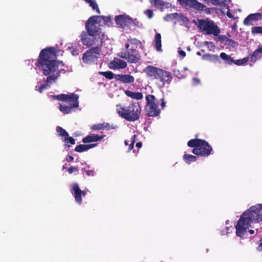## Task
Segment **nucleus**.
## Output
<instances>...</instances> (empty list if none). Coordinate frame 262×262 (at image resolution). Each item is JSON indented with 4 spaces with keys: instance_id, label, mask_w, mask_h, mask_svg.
I'll return each mask as SVG.
<instances>
[{
    "instance_id": "nucleus-1",
    "label": "nucleus",
    "mask_w": 262,
    "mask_h": 262,
    "mask_svg": "<svg viewBox=\"0 0 262 262\" xmlns=\"http://www.w3.org/2000/svg\"><path fill=\"white\" fill-rule=\"evenodd\" d=\"M104 16L94 15L85 22V31H82L80 35V40L82 45L87 48L99 46L102 47L104 34L98 25V21Z\"/></svg>"
},
{
    "instance_id": "nucleus-2",
    "label": "nucleus",
    "mask_w": 262,
    "mask_h": 262,
    "mask_svg": "<svg viewBox=\"0 0 262 262\" xmlns=\"http://www.w3.org/2000/svg\"><path fill=\"white\" fill-rule=\"evenodd\" d=\"M54 47H48L41 50L35 66L45 76L55 73L62 61L56 59L57 55Z\"/></svg>"
},
{
    "instance_id": "nucleus-3",
    "label": "nucleus",
    "mask_w": 262,
    "mask_h": 262,
    "mask_svg": "<svg viewBox=\"0 0 262 262\" xmlns=\"http://www.w3.org/2000/svg\"><path fill=\"white\" fill-rule=\"evenodd\" d=\"M262 221V204H257L251 207L248 210L244 212L241 215L235 226L236 235L243 238L247 229L254 222Z\"/></svg>"
},
{
    "instance_id": "nucleus-4",
    "label": "nucleus",
    "mask_w": 262,
    "mask_h": 262,
    "mask_svg": "<svg viewBox=\"0 0 262 262\" xmlns=\"http://www.w3.org/2000/svg\"><path fill=\"white\" fill-rule=\"evenodd\" d=\"M262 221V204H257L251 207L248 210L244 212L241 215L235 226L236 235L243 238L247 229L254 222Z\"/></svg>"
},
{
    "instance_id": "nucleus-5",
    "label": "nucleus",
    "mask_w": 262,
    "mask_h": 262,
    "mask_svg": "<svg viewBox=\"0 0 262 262\" xmlns=\"http://www.w3.org/2000/svg\"><path fill=\"white\" fill-rule=\"evenodd\" d=\"M118 115L126 120L133 122L138 120L140 117L141 108L138 102H132L128 106L116 105Z\"/></svg>"
},
{
    "instance_id": "nucleus-6",
    "label": "nucleus",
    "mask_w": 262,
    "mask_h": 262,
    "mask_svg": "<svg viewBox=\"0 0 262 262\" xmlns=\"http://www.w3.org/2000/svg\"><path fill=\"white\" fill-rule=\"evenodd\" d=\"M52 97L59 101H67L69 105L60 104L59 110L64 114L72 113L74 108H77L79 106V96L77 94L72 93L70 95L61 94L58 95H52Z\"/></svg>"
},
{
    "instance_id": "nucleus-7",
    "label": "nucleus",
    "mask_w": 262,
    "mask_h": 262,
    "mask_svg": "<svg viewBox=\"0 0 262 262\" xmlns=\"http://www.w3.org/2000/svg\"><path fill=\"white\" fill-rule=\"evenodd\" d=\"M187 146L193 148V154L202 157H208L212 150V147L206 141L198 138L189 140Z\"/></svg>"
},
{
    "instance_id": "nucleus-8",
    "label": "nucleus",
    "mask_w": 262,
    "mask_h": 262,
    "mask_svg": "<svg viewBox=\"0 0 262 262\" xmlns=\"http://www.w3.org/2000/svg\"><path fill=\"white\" fill-rule=\"evenodd\" d=\"M193 23L198 27L199 30L206 35L217 36L220 33V29L212 20L206 19L194 20Z\"/></svg>"
},
{
    "instance_id": "nucleus-9",
    "label": "nucleus",
    "mask_w": 262,
    "mask_h": 262,
    "mask_svg": "<svg viewBox=\"0 0 262 262\" xmlns=\"http://www.w3.org/2000/svg\"><path fill=\"white\" fill-rule=\"evenodd\" d=\"M147 102L145 107L146 114L149 117L158 116L160 113V110L158 108V102H156V98L154 95H148L145 97Z\"/></svg>"
},
{
    "instance_id": "nucleus-10",
    "label": "nucleus",
    "mask_w": 262,
    "mask_h": 262,
    "mask_svg": "<svg viewBox=\"0 0 262 262\" xmlns=\"http://www.w3.org/2000/svg\"><path fill=\"white\" fill-rule=\"evenodd\" d=\"M102 47L99 46L92 47L86 51L82 57L84 63L90 64L95 62L100 57Z\"/></svg>"
},
{
    "instance_id": "nucleus-11",
    "label": "nucleus",
    "mask_w": 262,
    "mask_h": 262,
    "mask_svg": "<svg viewBox=\"0 0 262 262\" xmlns=\"http://www.w3.org/2000/svg\"><path fill=\"white\" fill-rule=\"evenodd\" d=\"M136 19L134 20L132 18L123 15H117L115 18V21L119 27L125 28L126 27H131L133 25L138 27L139 22L135 23Z\"/></svg>"
},
{
    "instance_id": "nucleus-12",
    "label": "nucleus",
    "mask_w": 262,
    "mask_h": 262,
    "mask_svg": "<svg viewBox=\"0 0 262 262\" xmlns=\"http://www.w3.org/2000/svg\"><path fill=\"white\" fill-rule=\"evenodd\" d=\"M119 56L125 59L128 62L136 63L140 60V54L139 51L136 49H132L126 52H121Z\"/></svg>"
},
{
    "instance_id": "nucleus-13",
    "label": "nucleus",
    "mask_w": 262,
    "mask_h": 262,
    "mask_svg": "<svg viewBox=\"0 0 262 262\" xmlns=\"http://www.w3.org/2000/svg\"><path fill=\"white\" fill-rule=\"evenodd\" d=\"M172 79L171 73L162 69L157 80L159 88H163L166 84H169Z\"/></svg>"
},
{
    "instance_id": "nucleus-14",
    "label": "nucleus",
    "mask_w": 262,
    "mask_h": 262,
    "mask_svg": "<svg viewBox=\"0 0 262 262\" xmlns=\"http://www.w3.org/2000/svg\"><path fill=\"white\" fill-rule=\"evenodd\" d=\"M72 194L74 196L75 202L79 205H81L82 202V197H84L86 194L85 190H81L78 184L75 183L72 186Z\"/></svg>"
},
{
    "instance_id": "nucleus-15",
    "label": "nucleus",
    "mask_w": 262,
    "mask_h": 262,
    "mask_svg": "<svg viewBox=\"0 0 262 262\" xmlns=\"http://www.w3.org/2000/svg\"><path fill=\"white\" fill-rule=\"evenodd\" d=\"M161 70L162 69L152 66H148L144 69V72L150 80H157Z\"/></svg>"
},
{
    "instance_id": "nucleus-16",
    "label": "nucleus",
    "mask_w": 262,
    "mask_h": 262,
    "mask_svg": "<svg viewBox=\"0 0 262 262\" xmlns=\"http://www.w3.org/2000/svg\"><path fill=\"white\" fill-rule=\"evenodd\" d=\"M181 5L189 6L197 10H203L205 6L196 0H178Z\"/></svg>"
},
{
    "instance_id": "nucleus-17",
    "label": "nucleus",
    "mask_w": 262,
    "mask_h": 262,
    "mask_svg": "<svg viewBox=\"0 0 262 262\" xmlns=\"http://www.w3.org/2000/svg\"><path fill=\"white\" fill-rule=\"evenodd\" d=\"M262 19V14L260 13H255L248 15L244 20V24L246 26H251L253 25V21H257Z\"/></svg>"
},
{
    "instance_id": "nucleus-18",
    "label": "nucleus",
    "mask_w": 262,
    "mask_h": 262,
    "mask_svg": "<svg viewBox=\"0 0 262 262\" xmlns=\"http://www.w3.org/2000/svg\"><path fill=\"white\" fill-rule=\"evenodd\" d=\"M115 79L124 84L133 83L135 81V78L129 74H117L115 76Z\"/></svg>"
},
{
    "instance_id": "nucleus-19",
    "label": "nucleus",
    "mask_w": 262,
    "mask_h": 262,
    "mask_svg": "<svg viewBox=\"0 0 262 262\" xmlns=\"http://www.w3.org/2000/svg\"><path fill=\"white\" fill-rule=\"evenodd\" d=\"M138 47L142 48L143 47L142 42L136 38H128L125 44L126 51H129L132 49H136Z\"/></svg>"
},
{
    "instance_id": "nucleus-20",
    "label": "nucleus",
    "mask_w": 262,
    "mask_h": 262,
    "mask_svg": "<svg viewBox=\"0 0 262 262\" xmlns=\"http://www.w3.org/2000/svg\"><path fill=\"white\" fill-rule=\"evenodd\" d=\"M126 67V62L121 59L114 60L111 61L109 64V67L112 69H122Z\"/></svg>"
},
{
    "instance_id": "nucleus-21",
    "label": "nucleus",
    "mask_w": 262,
    "mask_h": 262,
    "mask_svg": "<svg viewBox=\"0 0 262 262\" xmlns=\"http://www.w3.org/2000/svg\"><path fill=\"white\" fill-rule=\"evenodd\" d=\"M105 137V135H95L94 134H90L82 139V142L84 143H90L93 142H97L101 140L103 138Z\"/></svg>"
},
{
    "instance_id": "nucleus-22",
    "label": "nucleus",
    "mask_w": 262,
    "mask_h": 262,
    "mask_svg": "<svg viewBox=\"0 0 262 262\" xmlns=\"http://www.w3.org/2000/svg\"><path fill=\"white\" fill-rule=\"evenodd\" d=\"M124 93L127 97L134 99L141 100L143 98V95L141 92H133L129 90H126Z\"/></svg>"
},
{
    "instance_id": "nucleus-23",
    "label": "nucleus",
    "mask_w": 262,
    "mask_h": 262,
    "mask_svg": "<svg viewBox=\"0 0 262 262\" xmlns=\"http://www.w3.org/2000/svg\"><path fill=\"white\" fill-rule=\"evenodd\" d=\"M155 48L157 51L161 52L162 45H161V35L160 33H157L155 35L154 39Z\"/></svg>"
},
{
    "instance_id": "nucleus-24",
    "label": "nucleus",
    "mask_w": 262,
    "mask_h": 262,
    "mask_svg": "<svg viewBox=\"0 0 262 262\" xmlns=\"http://www.w3.org/2000/svg\"><path fill=\"white\" fill-rule=\"evenodd\" d=\"M60 72L57 71L55 73L47 75L46 82L47 83H51L52 81L55 82L57 78L60 76Z\"/></svg>"
},
{
    "instance_id": "nucleus-25",
    "label": "nucleus",
    "mask_w": 262,
    "mask_h": 262,
    "mask_svg": "<svg viewBox=\"0 0 262 262\" xmlns=\"http://www.w3.org/2000/svg\"><path fill=\"white\" fill-rule=\"evenodd\" d=\"M108 126H109V124L108 123H98L96 124H93L91 127V128L93 130H99L104 129L105 128H107Z\"/></svg>"
},
{
    "instance_id": "nucleus-26",
    "label": "nucleus",
    "mask_w": 262,
    "mask_h": 262,
    "mask_svg": "<svg viewBox=\"0 0 262 262\" xmlns=\"http://www.w3.org/2000/svg\"><path fill=\"white\" fill-rule=\"evenodd\" d=\"M220 57L224 60L227 64H232L233 62V59L229 55L226 54L225 53L222 52L220 54Z\"/></svg>"
},
{
    "instance_id": "nucleus-27",
    "label": "nucleus",
    "mask_w": 262,
    "mask_h": 262,
    "mask_svg": "<svg viewBox=\"0 0 262 262\" xmlns=\"http://www.w3.org/2000/svg\"><path fill=\"white\" fill-rule=\"evenodd\" d=\"M98 74L100 75H102L105 77L107 79L111 80L113 79L114 78L115 79V76L116 74H114L112 71H106V72H102L100 71L98 72Z\"/></svg>"
},
{
    "instance_id": "nucleus-28",
    "label": "nucleus",
    "mask_w": 262,
    "mask_h": 262,
    "mask_svg": "<svg viewBox=\"0 0 262 262\" xmlns=\"http://www.w3.org/2000/svg\"><path fill=\"white\" fill-rule=\"evenodd\" d=\"M85 2L88 3L90 7H92L93 10H96V12L98 14L100 13V11L98 8V5L96 2L94 0H84Z\"/></svg>"
},
{
    "instance_id": "nucleus-29",
    "label": "nucleus",
    "mask_w": 262,
    "mask_h": 262,
    "mask_svg": "<svg viewBox=\"0 0 262 262\" xmlns=\"http://www.w3.org/2000/svg\"><path fill=\"white\" fill-rule=\"evenodd\" d=\"M56 130L57 133L59 134V135L64 139L66 138H67V137H68V133L61 127L57 126L56 127Z\"/></svg>"
},
{
    "instance_id": "nucleus-30",
    "label": "nucleus",
    "mask_w": 262,
    "mask_h": 262,
    "mask_svg": "<svg viewBox=\"0 0 262 262\" xmlns=\"http://www.w3.org/2000/svg\"><path fill=\"white\" fill-rule=\"evenodd\" d=\"M183 159L187 163H190L192 162H194L197 159L195 156L189 154H185L183 156Z\"/></svg>"
},
{
    "instance_id": "nucleus-31",
    "label": "nucleus",
    "mask_w": 262,
    "mask_h": 262,
    "mask_svg": "<svg viewBox=\"0 0 262 262\" xmlns=\"http://www.w3.org/2000/svg\"><path fill=\"white\" fill-rule=\"evenodd\" d=\"M75 150L78 152H81L88 150L87 146L85 144H80L77 145L75 148Z\"/></svg>"
},
{
    "instance_id": "nucleus-32",
    "label": "nucleus",
    "mask_w": 262,
    "mask_h": 262,
    "mask_svg": "<svg viewBox=\"0 0 262 262\" xmlns=\"http://www.w3.org/2000/svg\"><path fill=\"white\" fill-rule=\"evenodd\" d=\"M248 60H249V57H247L244 58L242 59H238L236 60H234L233 63L236 65L240 66V65H242V64H244L247 63L248 61Z\"/></svg>"
},
{
    "instance_id": "nucleus-33",
    "label": "nucleus",
    "mask_w": 262,
    "mask_h": 262,
    "mask_svg": "<svg viewBox=\"0 0 262 262\" xmlns=\"http://www.w3.org/2000/svg\"><path fill=\"white\" fill-rule=\"evenodd\" d=\"M251 32L253 34L258 33L262 34V27L256 26L252 28Z\"/></svg>"
},
{
    "instance_id": "nucleus-34",
    "label": "nucleus",
    "mask_w": 262,
    "mask_h": 262,
    "mask_svg": "<svg viewBox=\"0 0 262 262\" xmlns=\"http://www.w3.org/2000/svg\"><path fill=\"white\" fill-rule=\"evenodd\" d=\"M259 55V53L256 50L254 51L250 56V61L252 62H255L257 60V57Z\"/></svg>"
},
{
    "instance_id": "nucleus-35",
    "label": "nucleus",
    "mask_w": 262,
    "mask_h": 262,
    "mask_svg": "<svg viewBox=\"0 0 262 262\" xmlns=\"http://www.w3.org/2000/svg\"><path fill=\"white\" fill-rule=\"evenodd\" d=\"M144 13L147 16L149 19L153 17V11L151 9H147L144 11Z\"/></svg>"
},
{
    "instance_id": "nucleus-36",
    "label": "nucleus",
    "mask_w": 262,
    "mask_h": 262,
    "mask_svg": "<svg viewBox=\"0 0 262 262\" xmlns=\"http://www.w3.org/2000/svg\"><path fill=\"white\" fill-rule=\"evenodd\" d=\"M64 141H66L67 143H70L71 144H75V139L72 137H69V135H68V137H67V138H66L64 139Z\"/></svg>"
},
{
    "instance_id": "nucleus-37",
    "label": "nucleus",
    "mask_w": 262,
    "mask_h": 262,
    "mask_svg": "<svg viewBox=\"0 0 262 262\" xmlns=\"http://www.w3.org/2000/svg\"><path fill=\"white\" fill-rule=\"evenodd\" d=\"M206 56H208L212 60H214L216 61L220 60L219 57L217 55H210V54H206Z\"/></svg>"
},
{
    "instance_id": "nucleus-38",
    "label": "nucleus",
    "mask_w": 262,
    "mask_h": 262,
    "mask_svg": "<svg viewBox=\"0 0 262 262\" xmlns=\"http://www.w3.org/2000/svg\"><path fill=\"white\" fill-rule=\"evenodd\" d=\"M174 72L176 76H177L179 79H182L185 77V76L181 74L179 70L174 71Z\"/></svg>"
},
{
    "instance_id": "nucleus-39",
    "label": "nucleus",
    "mask_w": 262,
    "mask_h": 262,
    "mask_svg": "<svg viewBox=\"0 0 262 262\" xmlns=\"http://www.w3.org/2000/svg\"><path fill=\"white\" fill-rule=\"evenodd\" d=\"M78 171V168L77 167H73V166L70 167L68 169V171L69 173H70V174H72L74 171Z\"/></svg>"
},
{
    "instance_id": "nucleus-40",
    "label": "nucleus",
    "mask_w": 262,
    "mask_h": 262,
    "mask_svg": "<svg viewBox=\"0 0 262 262\" xmlns=\"http://www.w3.org/2000/svg\"><path fill=\"white\" fill-rule=\"evenodd\" d=\"M48 86V85L47 84H41L38 88L39 92L40 93H42L45 89H47Z\"/></svg>"
},
{
    "instance_id": "nucleus-41",
    "label": "nucleus",
    "mask_w": 262,
    "mask_h": 262,
    "mask_svg": "<svg viewBox=\"0 0 262 262\" xmlns=\"http://www.w3.org/2000/svg\"><path fill=\"white\" fill-rule=\"evenodd\" d=\"M227 43L232 47H235L236 45V42L233 40L232 39L228 38L227 40Z\"/></svg>"
},
{
    "instance_id": "nucleus-42",
    "label": "nucleus",
    "mask_w": 262,
    "mask_h": 262,
    "mask_svg": "<svg viewBox=\"0 0 262 262\" xmlns=\"http://www.w3.org/2000/svg\"><path fill=\"white\" fill-rule=\"evenodd\" d=\"M86 174L88 176H94L95 175V171L92 170H84Z\"/></svg>"
},
{
    "instance_id": "nucleus-43",
    "label": "nucleus",
    "mask_w": 262,
    "mask_h": 262,
    "mask_svg": "<svg viewBox=\"0 0 262 262\" xmlns=\"http://www.w3.org/2000/svg\"><path fill=\"white\" fill-rule=\"evenodd\" d=\"M192 81L194 85H196L200 83V80L197 78H193Z\"/></svg>"
},
{
    "instance_id": "nucleus-44",
    "label": "nucleus",
    "mask_w": 262,
    "mask_h": 262,
    "mask_svg": "<svg viewBox=\"0 0 262 262\" xmlns=\"http://www.w3.org/2000/svg\"><path fill=\"white\" fill-rule=\"evenodd\" d=\"M151 4L157 6L159 4V0H149Z\"/></svg>"
},
{
    "instance_id": "nucleus-45",
    "label": "nucleus",
    "mask_w": 262,
    "mask_h": 262,
    "mask_svg": "<svg viewBox=\"0 0 262 262\" xmlns=\"http://www.w3.org/2000/svg\"><path fill=\"white\" fill-rule=\"evenodd\" d=\"M137 136L136 134L133 135L131 138L130 142L135 143V142L137 140Z\"/></svg>"
},
{
    "instance_id": "nucleus-46",
    "label": "nucleus",
    "mask_w": 262,
    "mask_h": 262,
    "mask_svg": "<svg viewBox=\"0 0 262 262\" xmlns=\"http://www.w3.org/2000/svg\"><path fill=\"white\" fill-rule=\"evenodd\" d=\"M179 54L180 56H182V57H184L186 56L185 52L183 50H179Z\"/></svg>"
},
{
    "instance_id": "nucleus-47",
    "label": "nucleus",
    "mask_w": 262,
    "mask_h": 262,
    "mask_svg": "<svg viewBox=\"0 0 262 262\" xmlns=\"http://www.w3.org/2000/svg\"><path fill=\"white\" fill-rule=\"evenodd\" d=\"M97 145L96 144H90L86 145L88 150L95 147Z\"/></svg>"
},
{
    "instance_id": "nucleus-48",
    "label": "nucleus",
    "mask_w": 262,
    "mask_h": 262,
    "mask_svg": "<svg viewBox=\"0 0 262 262\" xmlns=\"http://www.w3.org/2000/svg\"><path fill=\"white\" fill-rule=\"evenodd\" d=\"M212 3L213 5L218 6L220 4L219 0H212Z\"/></svg>"
},
{
    "instance_id": "nucleus-49",
    "label": "nucleus",
    "mask_w": 262,
    "mask_h": 262,
    "mask_svg": "<svg viewBox=\"0 0 262 262\" xmlns=\"http://www.w3.org/2000/svg\"><path fill=\"white\" fill-rule=\"evenodd\" d=\"M161 105L162 106V108H163L166 106V103L164 101V100L163 98L161 99Z\"/></svg>"
},
{
    "instance_id": "nucleus-50",
    "label": "nucleus",
    "mask_w": 262,
    "mask_h": 262,
    "mask_svg": "<svg viewBox=\"0 0 262 262\" xmlns=\"http://www.w3.org/2000/svg\"><path fill=\"white\" fill-rule=\"evenodd\" d=\"M258 249L259 251L262 250V238L260 240V243L258 246Z\"/></svg>"
},
{
    "instance_id": "nucleus-51",
    "label": "nucleus",
    "mask_w": 262,
    "mask_h": 262,
    "mask_svg": "<svg viewBox=\"0 0 262 262\" xmlns=\"http://www.w3.org/2000/svg\"><path fill=\"white\" fill-rule=\"evenodd\" d=\"M134 145V143L130 142V143L129 144L128 151L131 150L133 148Z\"/></svg>"
},
{
    "instance_id": "nucleus-52",
    "label": "nucleus",
    "mask_w": 262,
    "mask_h": 262,
    "mask_svg": "<svg viewBox=\"0 0 262 262\" xmlns=\"http://www.w3.org/2000/svg\"><path fill=\"white\" fill-rule=\"evenodd\" d=\"M256 50L258 53H262V46H259Z\"/></svg>"
},
{
    "instance_id": "nucleus-53",
    "label": "nucleus",
    "mask_w": 262,
    "mask_h": 262,
    "mask_svg": "<svg viewBox=\"0 0 262 262\" xmlns=\"http://www.w3.org/2000/svg\"><path fill=\"white\" fill-rule=\"evenodd\" d=\"M227 15L230 18H232L233 17V15L229 11L227 12Z\"/></svg>"
},
{
    "instance_id": "nucleus-54",
    "label": "nucleus",
    "mask_w": 262,
    "mask_h": 262,
    "mask_svg": "<svg viewBox=\"0 0 262 262\" xmlns=\"http://www.w3.org/2000/svg\"><path fill=\"white\" fill-rule=\"evenodd\" d=\"M142 144L141 142H137L136 144V147L138 148H141L142 147Z\"/></svg>"
},
{
    "instance_id": "nucleus-55",
    "label": "nucleus",
    "mask_w": 262,
    "mask_h": 262,
    "mask_svg": "<svg viewBox=\"0 0 262 262\" xmlns=\"http://www.w3.org/2000/svg\"><path fill=\"white\" fill-rule=\"evenodd\" d=\"M69 161H73L74 160V157L72 156H70L69 157Z\"/></svg>"
},
{
    "instance_id": "nucleus-56",
    "label": "nucleus",
    "mask_w": 262,
    "mask_h": 262,
    "mask_svg": "<svg viewBox=\"0 0 262 262\" xmlns=\"http://www.w3.org/2000/svg\"><path fill=\"white\" fill-rule=\"evenodd\" d=\"M249 232L251 234H254V231L252 229H250L249 230Z\"/></svg>"
},
{
    "instance_id": "nucleus-57",
    "label": "nucleus",
    "mask_w": 262,
    "mask_h": 262,
    "mask_svg": "<svg viewBox=\"0 0 262 262\" xmlns=\"http://www.w3.org/2000/svg\"><path fill=\"white\" fill-rule=\"evenodd\" d=\"M124 143H125V144L126 145H129V144H128V141H124Z\"/></svg>"
},
{
    "instance_id": "nucleus-58",
    "label": "nucleus",
    "mask_w": 262,
    "mask_h": 262,
    "mask_svg": "<svg viewBox=\"0 0 262 262\" xmlns=\"http://www.w3.org/2000/svg\"><path fill=\"white\" fill-rule=\"evenodd\" d=\"M72 54H73V55H75V52H74V51H72Z\"/></svg>"
},
{
    "instance_id": "nucleus-59",
    "label": "nucleus",
    "mask_w": 262,
    "mask_h": 262,
    "mask_svg": "<svg viewBox=\"0 0 262 262\" xmlns=\"http://www.w3.org/2000/svg\"><path fill=\"white\" fill-rule=\"evenodd\" d=\"M197 55H201L200 52H197Z\"/></svg>"
},
{
    "instance_id": "nucleus-60",
    "label": "nucleus",
    "mask_w": 262,
    "mask_h": 262,
    "mask_svg": "<svg viewBox=\"0 0 262 262\" xmlns=\"http://www.w3.org/2000/svg\"><path fill=\"white\" fill-rule=\"evenodd\" d=\"M72 54H73V55H75V52H74V51H72Z\"/></svg>"
},
{
    "instance_id": "nucleus-61",
    "label": "nucleus",
    "mask_w": 262,
    "mask_h": 262,
    "mask_svg": "<svg viewBox=\"0 0 262 262\" xmlns=\"http://www.w3.org/2000/svg\"><path fill=\"white\" fill-rule=\"evenodd\" d=\"M222 2H227V0H222Z\"/></svg>"
},
{
    "instance_id": "nucleus-62",
    "label": "nucleus",
    "mask_w": 262,
    "mask_h": 262,
    "mask_svg": "<svg viewBox=\"0 0 262 262\" xmlns=\"http://www.w3.org/2000/svg\"><path fill=\"white\" fill-rule=\"evenodd\" d=\"M170 15H167L166 16V17H170Z\"/></svg>"
},
{
    "instance_id": "nucleus-63",
    "label": "nucleus",
    "mask_w": 262,
    "mask_h": 262,
    "mask_svg": "<svg viewBox=\"0 0 262 262\" xmlns=\"http://www.w3.org/2000/svg\"><path fill=\"white\" fill-rule=\"evenodd\" d=\"M184 69H185V70H187V68H185Z\"/></svg>"
}]
</instances>
